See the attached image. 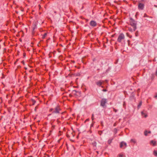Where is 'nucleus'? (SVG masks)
<instances>
[{
  "mask_svg": "<svg viewBox=\"0 0 157 157\" xmlns=\"http://www.w3.org/2000/svg\"><path fill=\"white\" fill-rule=\"evenodd\" d=\"M61 109L60 106L57 105L54 108H50L49 110V112H52V114H59Z\"/></svg>",
  "mask_w": 157,
  "mask_h": 157,
  "instance_id": "1",
  "label": "nucleus"
},
{
  "mask_svg": "<svg viewBox=\"0 0 157 157\" xmlns=\"http://www.w3.org/2000/svg\"><path fill=\"white\" fill-rule=\"evenodd\" d=\"M129 24L133 28V30L135 31L136 29V21L132 18H129Z\"/></svg>",
  "mask_w": 157,
  "mask_h": 157,
  "instance_id": "2",
  "label": "nucleus"
},
{
  "mask_svg": "<svg viewBox=\"0 0 157 157\" xmlns=\"http://www.w3.org/2000/svg\"><path fill=\"white\" fill-rule=\"evenodd\" d=\"M107 102V99L102 98L100 101V106L103 108H105L106 107V104Z\"/></svg>",
  "mask_w": 157,
  "mask_h": 157,
  "instance_id": "3",
  "label": "nucleus"
},
{
  "mask_svg": "<svg viewBox=\"0 0 157 157\" xmlns=\"http://www.w3.org/2000/svg\"><path fill=\"white\" fill-rule=\"evenodd\" d=\"M125 39V36L124 34L123 33H120L117 38V41L119 43H121L122 41L124 40Z\"/></svg>",
  "mask_w": 157,
  "mask_h": 157,
  "instance_id": "4",
  "label": "nucleus"
},
{
  "mask_svg": "<svg viewBox=\"0 0 157 157\" xmlns=\"http://www.w3.org/2000/svg\"><path fill=\"white\" fill-rule=\"evenodd\" d=\"M72 94H73L74 97L76 98L80 97L81 96V92L76 91L75 90H73L72 91Z\"/></svg>",
  "mask_w": 157,
  "mask_h": 157,
  "instance_id": "5",
  "label": "nucleus"
},
{
  "mask_svg": "<svg viewBox=\"0 0 157 157\" xmlns=\"http://www.w3.org/2000/svg\"><path fill=\"white\" fill-rule=\"evenodd\" d=\"M75 135V132L74 131H72V132L70 133L67 132L66 133V136L68 138L70 137H74Z\"/></svg>",
  "mask_w": 157,
  "mask_h": 157,
  "instance_id": "6",
  "label": "nucleus"
},
{
  "mask_svg": "<svg viewBox=\"0 0 157 157\" xmlns=\"http://www.w3.org/2000/svg\"><path fill=\"white\" fill-rule=\"evenodd\" d=\"M107 82V80H105V81H103L102 80H99L96 82V84L99 86H101V85L103 84L105 82Z\"/></svg>",
  "mask_w": 157,
  "mask_h": 157,
  "instance_id": "7",
  "label": "nucleus"
},
{
  "mask_svg": "<svg viewBox=\"0 0 157 157\" xmlns=\"http://www.w3.org/2000/svg\"><path fill=\"white\" fill-rule=\"evenodd\" d=\"M126 147L127 144L124 141H122L120 143V147L121 148L124 149Z\"/></svg>",
  "mask_w": 157,
  "mask_h": 157,
  "instance_id": "8",
  "label": "nucleus"
},
{
  "mask_svg": "<svg viewBox=\"0 0 157 157\" xmlns=\"http://www.w3.org/2000/svg\"><path fill=\"white\" fill-rule=\"evenodd\" d=\"M90 25L91 26L94 27L97 26V23L95 21L92 20L90 21Z\"/></svg>",
  "mask_w": 157,
  "mask_h": 157,
  "instance_id": "9",
  "label": "nucleus"
},
{
  "mask_svg": "<svg viewBox=\"0 0 157 157\" xmlns=\"http://www.w3.org/2000/svg\"><path fill=\"white\" fill-rule=\"evenodd\" d=\"M144 4L139 3L138 5V8L140 10H143L144 7Z\"/></svg>",
  "mask_w": 157,
  "mask_h": 157,
  "instance_id": "10",
  "label": "nucleus"
},
{
  "mask_svg": "<svg viewBox=\"0 0 157 157\" xmlns=\"http://www.w3.org/2000/svg\"><path fill=\"white\" fill-rule=\"evenodd\" d=\"M141 114L143 117L145 118L147 116V112L144 110H143L141 112Z\"/></svg>",
  "mask_w": 157,
  "mask_h": 157,
  "instance_id": "11",
  "label": "nucleus"
},
{
  "mask_svg": "<svg viewBox=\"0 0 157 157\" xmlns=\"http://www.w3.org/2000/svg\"><path fill=\"white\" fill-rule=\"evenodd\" d=\"M150 145H152V146H154L156 145V142L154 140H151L150 141Z\"/></svg>",
  "mask_w": 157,
  "mask_h": 157,
  "instance_id": "12",
  "label": "nucleus"
},
{
  "mask_svg": "<svg viewBox=\"0 0 157 157\" xmlns=\"http://www.w3.org/2000/svg\"><path fill=\"white\" fill-rule=\"evenodd\" d=\"M61 116H65V118H66L67 116V113L66 111H65L63 112H62L61 113Z\"/></svg>",
  "mask_w": 157,
  "mask_h": 157,
  "instance_id": "13",
  "label": "nucleus"
},
{
  "mask_svg": "<svg viewBox=\"0 0 157 157\" xmlns=\"http://www.w3.org/2000/svg\"><path fill=\"white\" fill-rule=\"evenodd\" d=\"M47 32L44 33V34H41V36H42V39H45L46 37L47 36Z\"/></svg>",
  "mask_w": 157,
  "mask_h": 157,
  "instance_id": "14",
  "label": "nucleus"
},
{
  "mask_svg": "<svg viewBox=\"0 0 157 157\" xmlns=\"http://www.w3.org/2000/svg\"><path fill=\"white\" fill-rule=\"evenodd\" d=\"M144 135L145 136H147V134H150L151 133V132L150 131H147V130H145L144 131Z\"/></svg>",
  "mask_w": 157,
  "mask_h": 157,
  "instance_id": "15",
  "label": "nucleus"
},
{
  "mask_svg": "<svg viewBox=\"0 0 157 157\" xmlns=\"http://www.w3.org/2000/svg\"><path fill=\"white\" fill-rule=\"evenodd\" d=\"M92 144L94 147H96V145H97V143L96 141H94L92 143Z\"/></svg>",
  "mask_w": 157,
  "mask_h": 157,
  "instance_id": "16",
  "label": "nucleus"
},
{
  "mask_svg": "<svg viewBox=\"0 0 157 157\" xmlns=\"http://www.w3.org/2000/svg\"><path fill=\"white\" fill-rule=\"evenodd\" d=\"M142 101H140V102H139L137 106V108L138 109H139L140 108V106L142 105Z\"/></svg>",
  "mask_w": 157,
  "mask_h": 157,
  "instance_id": "17",
  "label": "nucleus"
},
{
  "mask_svg": "<svg viewBox=\"0 0 157 157\" xmlns=\"http://www.w3.org/2000/svg\"><path fill=\"white\" fill-rule=\"evenodd\" d=\"M61 121L59 118L57 119L56 120V122L58 124H61Z\"/></svg>",
  "mask_w": 157,
  "mask_h": 157,
  "instance_id": "18",
  "label": "nucleus"
},
{
  "mask_svg": "<svg viewBox=\"0 0 157 157\" xmlns=\"http://www.w3.org/2000/svg\"><path fill=\"white\" fill-rule=\"evenodd\" d=\"M155 75L154 74H152L151 75V80H153L155 77Z\"/></svg>",
  "mask_w": 157,
  "mask_h": 157,
  "instance_id": "19",
  "label": "nucleus"
},
{
  "mask_svg": "<svg viewBox=\"0 0 157 157\" xmlns=\"http://www.w3.org/2000/svg\"><path fill=\"white\" fill-rule=\"evenodd\" d=\"M80 75V74L79 73H77L76 74H72L71 75V76H79Z\"/></svg>",
  "mask_w": 157,
  "mask_h": 157,
  "instance_id": "20",
  "label": "nucleus"
},
{
  "mask_svg": "<svg viewBox=\"0 0 157 157\" xmlns=\"http://www.w3.org/2000/svg\"><path fill=\"white\" fill-rule=\"evenodd\" d=\"M126 35L128 37H129L130 38H132V36L130 35L128 33H126Z\"/></svg>",
  "mask_w": 157,
  "mask_h": 157,
  "instance_id": "21",
  "label": "nucleus"
},
{
  "mask_svg": "<svg viewBox=\"0 0 157 157\" xmlns=\"http://www.w3.org/2000/svg\"><path fill=\"white\" fill-rule=\"evenodd\" d=\"M153 154L155 156H157V151L156 150H154L153 151Z\"/></svg>",
  "mask_w": 157,
  "mask_h": 157,
  "instance_id": "22",
  "label": "nucleus"
},
{
  "mask_svg": "<svg viewBox=\"0 0 157 157\" xmlns=\"http://www.w3.org/2000/svg\"><path fill=\"white\" fill-rule=\"evenodd\" d=\"M130 142L134 143H136V140L134 139H131L130 140Z\"/></svg>",
  "mask_w": 157,
  "mask_h": 157,
  "instance_id": "23",
  "label": "nucleus"
},
{
  "mask_svg": "<svg viewBox=\"0 0 157 157\" xmlns=\"http://www.w3.org/2000/svg\"><path fill=\"white\" fill-rule=\"evenodd\" d=\"M61 121H63L65 118V116H61L60 118H59Z\"/></svg>",
  "mask_w": 157,
  "mask_h": 157,
  "instance_id": "24",
  "label": "nucleus"
},
{
  "mask_svg": "<svg viewBox=\"0 0 157 157\" xmlns=\"http://www.w3.org/2000/svg\"><path fill=\"white\" fill-rule=\"evenodd\" d=\"M29 113L25 115H24V118L25 119L27 118L29 116Z\"/></svg>",
  "mask_w": 157,
  "mask_h": 157,
  "instance_id": "25",
  "label": "nucleus"
},
{
  "mask_svg": "<svg viewBox=\"0 0 157 157\" xmlns=\"http://www.w3.org/2000/svg\"><path fill=\"white\" fill-rule=\"evenodd\" d=\"M102 131H98V134L100 136L101 135V134L102 133Z\"/></svg>",
  "mask_w": 157,
  "mask_h": 157,
  "instance_id": "26",
  "label": "nucleus"
},
{
  "mask_svg": "<svg viewBox=\"0 0 157 157\" xmlns=\"http://www.w3.org/2000/svg\"><path fill=\"white\" fill-rule=\"evenodd\" d=\"M32 102L33 105H34L36 102V101L34 99H32Z\"/></svg>",
  "mask_w": 157,
  "mask_h": 157,
  "instance_id": "27",
  "label": "nucleus"
},
{
  "mask_svg": "<svg viewBox=\"0 0 157 157\" xmlns=\"http://www.w3.org/2000/svg\"><path fill=\"white\" fill-rule=\"evenodd\" d=\"M128 30L131 32H132V29L131 27H128Z\"/></svg>",
  "mask_w": 157,
  "mask_h": 157,
  "instance_id": "28",
  "label": "nucleus"
},
{
  "mask_svg": "<svg viewBox=\"0 0 157 157\" xmlns=\"http://www.w3.org/2000/svg\"><path fill=\"white\" fill-rule=\"evenodd\" d=\"M139 35V32L138 31L136 32L135 33V36H137Z\"/></svg>",
  "mask_w": 157,
  "mask_h": 157,
  "instance_id": "29",
  "label": "nucleus"
},
{
  "mask_svg": "<svg viewBox=\"0 0 157 157\" xmlns=\"http://www.w3.org/2000/svg\"><path fill=\"white\" fill-rule=\"evenodd\" d=\"M69 96L70 97H74V96L73 94H72V92L71 93V94H69Z\"/></svg>",
  "mask_w": 157,
  "mask_h": 157,
  "instance_id": "30",
  "label": "nucleus"
},
{
  "mask_svg": "<svg viewBox=\"0 0 157 157\" xmlns=\"http://www.w3.org/2000/svg\"><path fill=\"white\" fill-rule=\"evenodd\" d=\"M114 132L115 134H116L117 132V129L116 128H115L114 129Z\"/></svg>",
  "mask_w": 157,
  "mask_h": 157,
  "instance_id": "31",
  "label": "nucleus"
},
{
  "mask_svg": "<svg viewBox=\"0 0 157 157\" xmlns=\"http://www.w3.org/2000/svg\"><path fill=\"white\" fill-rule=\"evenodd\" d=\"M119 157H125V156L123 155L120 154L119 155Z\"/></svg>",
  "mask_w": 157,
  "mask_h": 157,
  "instance_id": "32",
  "label": "nucleus"
},
{
  "mask_svg": "<svg viewBox=\"0 0 157 157\" xmlns=\"http://www.w3.org/2000/svg\"><path fill=\"white\" fill-rule=\"evenodd\" d=\"M91 119L92 121H93L94 119V115L93 114H92V115Z\"/></svg>",
  "mask_w": 157,
  "mask_h": 157,
  "instance_id": "33",
  "label": "nucleus"
},
{
  "mask_svg": "<svg viewBox=\"0 0 157 157\" xmlns=\"http://www.w3.org/2000/svg\"><path fill=\"white\" fill-rule=\"evenodd\" d=\"M144 17H148V16L146 13H145Z\"/></svg>",
  "mask_w": 157,
  "mask_h": 157,
  "instance_id": "34",
  "label": "nucleus"
},
{
  "mask_svg": "<svg viewBox=\"0 0 157 157\" xmlns=\"http://www.w3.org/2000/svg\"><path fill=\"white\" fill-rule=\"evenodd\" d=\"M112 140H109L108 141V143L109 144H110L112 142Z\"/></svg>",
  "mask_w": 157,
  "mask_h": 157,
  "instance_id": "35",
  "label": "nucleus"
},
{
  "mask_svg": "<svg viewBox=\"0 0 157 157\" xmlns=\"http://www.w3.org/2000/svg\"><path fill=\"white\" fill-rule=\"evenodd\" d=\"M75 61L74 60H71L70 61V63H75Z\"/></svg>",
  "mask_w": 157,
  "mask_h": 157,
  "instance_id": "36",
  "label": "nucleus"
},
{
  "mask_svg": "<svg viewBox=\"0 0 157 157\" xmlns=\"http://www.w3.org/2000/svg\"><path fill=\"white\" fill-rule=\"evenodd\" d=\"M113 111L115 113L117 112V109H115L114 108H113Z\"/></svg>",
  "mask_w": 157,
  "mask_h": 157,
  "instance_id": "37",
  "label": "nucleus"
},
{
  "mask_svg": "<svg viewBox=\"0 0 157 157\" xmlns=\"http://www.w3.org/2000/svg\"><path fill=\"white\" fill-rule=\"evenodd\" d=\"M102 91L103 92H106L107 91V90L106 89H103L102 90Z\"/></svg>",
  "mask_w": 157,
  "mask_h": 157,
  "instance_id": "38",
  "label": "nucleus"
},
{
  "mask_svg": "<svg viewBox=\"0 0 157 157\" xmlns=\"http://www.w3.org/2000/svg\"><path fill=\"white\" fill-rule=\"evenodd\" d=\"M101 125L102 127L104 126L103 122L102 121L101 122Z\"/></svg>",
  "mask_w": 157,
  "mask_h": 157,
  "instance_id": "39",
  "label": "nucleus"
},
{
  "mask_svg": "<svg viewBox=\"0 0 157 157\" xmlns=\"http://www.w3.org/2000/svg\"><path fill=\"white\" fill-rule=\"evenodd\" d=\"M26 53L24 52L23 53V56L24 57H25L26 56Z\"/></svg>",
  "mask_w": 157,
  "mask_h": 157,
  "instance_id": "40",
  "label": "nucleus"
},
{
  "mask_svg": "<svg viewBox=\"0 0 157 157\" xmlns=\"http://www.w3.org/2000/svg\"><path fill=\"white\" fill-rule=\"evenodd\" d=\"M117 125V122H115V123L114 124H113V126H116Z\"/></svg>",
  "mask_w": 157,
  "mask_h": 157,
  "instance_id": "41",
  "label": "nucleus"
},
{
  "mask_svg": "<svg viewBox=\"0 0 157 157\" xmlns=\"http://www.w3.org/2000/svg\"><path fill=\"white\" fill-rule=\"evenodd\" d=\"M18 59H17L16 60V61H15V62H14V64H16V63H17V62L18 61Z\"/></svg>",
  "mask_w": 157,
  "mask_h": 157,
  "instance_id": "42",
  "label": "nucleus"
},
{
  "mask_svg": "<svg viewBox=\"0 0 157 157\" xmlns=\"http://www.w3.org/2000/svg\"><path fill=\"white\" fill-rule=\"evenodd\" d=\"M138 12H137L136 13V14L135 15V17H136V18H137V16L138 15Z\"/></svg>",
  "mask_w": 157,
  "mask_h": 157,
  "instance_id": "43",
  "label": "nucleus"
},
{
  "mask_svg": "<svg viewBox=\"0 0 157 157\" xmlns=\"http://www.w3.org/2000/svg\"><path fill=\"white\" fill-rule=\"evenodd\" d=\"M155 75L157 76V68H156V71L155 73Z\"/></svg>",
  "mask_w": 157,
  "mask_h": 157,
  "instance_id": "44",
  "label": "nucleus"
},
{
  "mask_svg": "<svg viewBox=\"0 0 157 157\" xmlns=\"http://www.w3.org/2000/svg\"><path fill=\"white\" fill-rule=\"evenodd\" d=\"M115 35V34H113V35H112L111 36V37H114V36Z\"/></svg>",
  "mask_w": 157,
  "mask_h": 157,
  "instance_id": "45",
  "label": "nucleus"
},
{
  "mask_svg": "<svg viewBox=\"0 0 157 157\" xmlns=\"http://www.w3.org/2000/svg\"><path fill=\"white\" fill-rule=\"evenodd\" d=\"M155 98H157V93L155 95Z\"/></svg>",
  "mask_w": 157,
  "mask_h": 157,
  "instance_id": "46",
  "label": "nucleus"
},
{
  "mask_svg": "<svg viewBox=\"0 0 157 157\" xmlns=\"http://www.w3.org/2000/svg\"><path fill=\"white\" fill-rule=\"evenodd\" d=\"M89 121V119H87L85 121V122L86 121Z\"/></svg>",
  "mask_w": 157,
  "mask_h": 157,
  "instance_id": "47",
  "label": "nucleus"
},
{
  "mask_svg": "<svg viewBox=\"0 0 157 157\" xmlns=\"http://www.w3.org/2000/svg\"><path fill=\"white\" fill-rule=\"evenodd\" d=\"M154 6L155 7H157V6L156 5H154Z\"/></svg>",
  "mask_w": 157,
  "mask_h": 157,
  "instance_id": "48",
  "label": "nucleus"
},
{
  "mask_svg": "<svg viewBox=\"0 0 157 157\" xmlns=\"http://www.w3.org/2000/svg\"><path fill=\"white\" fill-rule=\"evenodd\" d=\"M38 6L39 7V8H40V5H38Z\"/></svg>",
  "mask_w": 157,
  "mask_h": 157,
  "instance_id": "49",
  "label": "nucleus"
},
{
  "mask_svg": "<svg viewBox=\"0 0 157 157\" xmlns=\"http://www.w3.org/2000/svg\"><path fill=\"white\" fill-rule=\"evenodd\" d=\"M101 86V87L102 88H103L104 87V86Z\"/></svg>",
  "mask_w": 157,
  "mask_h": 157,
  "instance_id": "50",
  "label": "nucleus"
},
{
  "mask_svg": "<svg viewBox=\"0 0 157 157\" xmlns=\"http://www.w3.org/2000/svg\"><path fill=\"white\" fill-rule=\"evenodd\" d=\"M117 61L115 63V64H116V63H117Z\"/></svg>",
  "mask_w": 157,
  "mask_h": 157,
  "instance_id": "51",
  "label": "nucleus"
},
{
  "mask_svg": "<svg viewBox=\"0 0 157 157\" xmlns=\"http://www.w3.org/2000/svg\"><path fill=\"white\" fill-rule=\"evenodd\" d=\"M51 115V114H49L48 115V116H49L50 115Z\"/></svg>",
  "mask_w": 157,
  "mask_h": 157,
  "instance_id": "52",
  "label": "nucleus"
},
{
  "mask_svg": "<svg viewBox=\"0 0 157 157\" xmlns=\"http://www.w3.org/2000/svg\"><path fill=\"white\" fill-rule=\"evenodd\" d=\"M124 105H125V103H124L123 104V106H124Z\"/></svg>",
  "mask_w": 157,
  "mask_h": 157,
  "instance_id": "53",
  "label": "nucleus"
},
{
  "mask_svg": "<svg viewBox=\"0 0 157 157\" xmlns=\"http://www.w3.org/2000/svg\"><path fill=\"white\" fill-rule=\"evenodd\" d=\"M155 59H154V61H155Z\"/></svg>",
  "mask_w": 157,
  "mask_h": 157,
  "instance_id": "54",
  "label": "nucleus"
},
{
  "mask_svg": "<svg viewBox=\"0 0 157 157\" xmlns=\"http://www.w3.org/2000/svg\"><path fill=\"white\" fill-rule=\"evenodd\" d=\"M155 59H154V61H155Z\"/></svg>",
  "mask_w": 157,
  "mask_h": 157,
  "instance_id": "55",
  "label": "nucleus"
}]
</instances>
